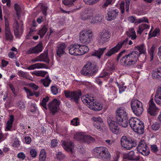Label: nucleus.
<instances>
[{"instance_id":"obj_1","label":"nucleus","mask_w":161,"mask_h":161,"mask_svg":"<svg viewBox=\"0 0 161 161\" xmlns=\"http://www.w3.org/2000/svg\"><path fill=\"white\" fill-rule=\"evenodd\" d=\"M136 49L139 51H134L123 57L121 60V63L125 66H130L135 64L137 62L139 54H145L146 52V48L143 44L136 47Z\"/></svg>"},{"instance_id":"obj_2","label":"nucleus","mask_w":161,"mask_h":161,"mask_svg":"<svg viewBox=\"0 0 161 161\" xmlns=\"http://www.w3.org/2000/svg\"><path fill=\"white\" fill-rule=\"evenodd\" d=\"M81 18L83 20H88L92 24H97L102 22L103 17L100 14L97 13L92 9L88 10L85 13L82 12L80 14Z\"/></svg>"},{"instance_id":"obj_3","label":"nucleus","mask_w":161,"mask_h":161,"mask_svg":"<svg viewBox=\"0 0 161 161\" xmlns=\"http://www.w3.org/2000/svg\"><path fill=\"white\" fill-rule=\"evenodd\" d=\"M116 118L118 123L124 127H126L128 125V113L124 107L117 108L115 112Z\"/></svg>"},{"instance_id":"obj_4","label":"nucleus","mask_w":161,"mask_h":161,"mask_svg":"<svg viewBox=\"0 0 161 161\" xmlns=\"http://www.w3.org/2000/svg\"><path fill=\"white\" fill-rule=\"evenodd\" d=\"M82 101L86 104L87 107L90 109L94 110H100L103 108V104L99 102H94L93 97L88 95L82 96L81 97Z\"/></svg>"},{"instance_id":"obj_5","label":"nucleus","mask_w":161,"mask_h":161,"mask_svg":"<svg viewBox=\"0 0 161 161\" xmlns=\"http://www.w3.org/2000/svg\"><path fill=\"white\" fill-rule=\"evenodd\" d=\"M94 153L99 158L109 160L111 157L110 154L107 148L103 147H96L93 149Z\"/></svg>"},{"instance_id":"obj_6","label":"nucleus","mask_w":161,"mask_h":161,"mask_svg":"<svg viewBox=\"0 0 161 161\" xmlns=\"http://www.w3.org/2000/svg\"><path fill=\"white\" fill-rule=\"evenodd\" d=\"M130 104L134 113L137 116H140L143 111L142 102L136 99H134L131 100Z\"/></svg>"},{"instance_id":"obj_7","label":"nucleus","mask_w":161,"mask_h":161,"mask_svg":"<svg viewBox=\"0 0 161 161\" xmlns=\"http://www.w3.org/2000/svg\"><path fill=\"white\" fill-rule=\"evenodd\" d=\"M92 36V31L89 29H85L80 33V40L82 43L88 44L91 41Z\"/></svg>"},{"instance_id":"obj_8","label":"nucleus","mask_w":161,"mask_h":161,"mask_svg":"<svg viewBox=\"0 0 161 161\" xmlns=\"http://www.w3.org/2000/svg\"><path fill=\"white\" fill-rule=\"evenodd\" d=\"M128 43L129 45H131L133 44L131 40L128 41V40L127 39L120 41L118 43L116 46L108 50L105 55L108 57L111 56L112 54L117 52L121 47L123 45H125Z\"/></svg>"},{"instance_id":"obj_9","label":"nucleus","mask_w":161,"mask_h":161,"mask_svg":"<svg viewBox=\"0 0 161 161\" xmlns=\"http://www.w3.org/2000/svg\"><path fill=\"white\" fill-rule=\"evenodd\" d=\"M138 151L142 155L147 156L150 153V150L145 141L142 140L140 142L137 147Z\"/></svg>"},{"instance_id":"obj_10","label":"nucleus","mask_w":161,"mask_h":161,"mask_svg":"<svg viewBox=\"0 0 161 161\" xmlns=\"http://www.w3.org/2000/svg\"><path fill=\"white\" fill-rule=\"evenodd\" d=\"M96 67L95 65L94 66L93 65L88 63L83 67L81 73L84 75H89L95 72Z\"/></svg>"},{"instance_id":"obj_11","label":"nucleus","mask_w":161,"mask_h":161,"mask_svg":"<svg viewBox=\"0 0 161 161\" xmlns=\"http://www.w3.org/2000/svg\"><path fill=\"white\" fill-rule=\"evenodd\" d=\"M140 123L141 124V128L142 129L143 127V122L139 119L136 117H132L129 119V124L130 127L134 130H137L138 129L137 126H140Z\"/></svg>"},{"instance_id":"obj_12","label":"nucleus","mask_w":161,"mask_h":161,"mask_svg":"<svg viewBox=\"0 0 161 161\" xmlns=\"http://www.w3.org/2000/svg\"><path fill=\"white\" fill-rule=\"evenodd\" d=\"M149 107L147 110L148 113L151 115L155 116L158 113L159 109L157 107L152 99L149 102Z\"/></svg>"},{"instance_id":"obj_13","label":"nucleus","mask_w":161,"mask_h":161,"mask_svg":"<svg viewBox=\"0 0 161 161\" xmlns=\"http://www.w3.org/2000/svg\"><path fill=\"white\" fill-rule=\"evenodd\" d=\"M119 11L117 9L109 8L107 10L106 19L108 21H111L114 19L118 15Z\"/></svg>"},{"instance_id":"obj_14","label":"nucleus","mask_w":161,"mask_h":161,"mask_svg":"<svg viewBox=\"0 0 161 161\" xmlns=\"http://www.w3.org/2000/svg\"><path fill=\"white\" fill-rule=\"evenodd\" d=\"M60 102L59 100L54 99L48 104L49 110L53 113H54L58 111L59 109V106Z\"/></svg>"},{"instance_id":"obj_15","label":"nucleus","mask_w":161,"mask_h":161,"mask_svg":"<svg viewBox=\"0 0 161 161\" xmlns=\"http://www.w3.org/2000/svg\"><path fill=\"white\" fill-rule=\"evenodd\" d=\"M111 36V33L107 30H104L99 33V41L103 43L108 42Z\"/></svg>"},{"instance_id":"obj_16","label":"nucleus","mask_w":161,"mask_h":161,"mask_svg":"<svg viewBox=\"0 0 161 161\" xmlns=\"http://www.w3.org/2000/svg\"><path fill=\"white\" fill-rule=\"evenodd\" d=\"M107 123L110 130L112 131H116L119 129L117 123L118 122L115 121L114 118L108 117L107 118Z\"/></svg>"},{"instance_id":"obj_17","label":"nucleus","mask_w":161,"mask_h":161,"mask_svg":"<svg viewBox=\"0 0 161 161\" xmlns=\"http://www.w3.org/2000/svg\"><path fill=\"white\" fill-rule=\"evenodd\" d=\"M65 96L71 99L74 100L75 102H77L81 96V94L79 92H70L65 91Z\"/></svg>"},{"instance_id":"obj_18","label":"nucleus","mask_w":161,"mask_h":161,"mask_svg":"<svg viewBox=\"0 0 161 161\" xmlns=\"http://www.w3.org/2000/svg\"><path fill=\"white\" fill-rule=\"evenodd\" d=\"M106 66L108 68V69L110 70V72L108 73V72L103 71L101 74L99 76V77H108L109 75L112 73L111 71L115 70V66L113 64L111 65L109 62L107 63L106 64Z\"/></svg>"},{"instance_id":"obj_19","label":"nucleus","mask_w":161,"mask_h":161,"mask_svg":"<svg viewBox=\"0 0 161 161\" xmlns=\"http://www.w3.org/2000/svg\"><path fill=\"white\" fill-rule=\"evenodd\" d=\"M79 44H72L69 47V53L71 55L75 56L80 55Z\"/></svg>"},{"instance_id":"obj_20","label":"nucleus","mask_w":161,"mask_h":161,"mask_svg":"<svg viewBox=\"0 0 161 161\" xmlns=\"http://www.w3.org/2000/svg\"><path fill=\"white\" fill-rule=\"evenodd\" d=\"M124 158L134 160H138L140 159L138 153H135L133 151H130L128 153L124 154Z\"/></svg>"},{"instance_id":"obj_21","label":"nucleus","mask_w":161,"mask_h":161,"mask_svg":"<svg viewBox=\"0 0 161 161\" xmlns=\"http://www.w3.org/2000/svg\"><path fill=\"white\" fill-rule=\"evenodd\" d=\"M42 49V44L39 43L35 47L29 48L27 51L26 53L27 54L39 53L41 52Z\"/></svg>"},{"instance_id":"obj_22","label":"nucleus","mask_w":161,"mask_h":161,"mask_svg":"<svg viewBox=\"0 0 161 161\" xmlns=\"http://www.w3.org/2000/svg\"><path fill=\"white\" fill-rule=\"evenodd\" d=\"M120 142L122 147L129 150L132 148V145L130 142V140H127L125 136H123L122 137Z\"/></svg>"},{"instance_id":"obj_23","label":"nucleus","mask_w":161,"mask_h":161,"mask_svg":"<svg viewBox=\"0 0 161 161\" xmlns=\"http://www.w3.org/2000/svg\"><path fill=\"white\" fill-rule=\"evenodd\" d=\"M66 47V45L64 43H62L60 44L58 47L57 53L59 57L65 54V49Z\"/></svg>"},{"instance_id":"obj_24","label":"nucleus","mask_w":161,"mask_h":161,"mask_svg":"<svg viewBox=\"0 0 161 161\" xmlns=\"http://www.w3.org/2000/svg\"><path fill=\"white\" fill-rule=\"evenodd\" d=\"M154 100L156 103L161 106V88H158L155 96Z\"/></svg>"},{"instance_id":"obj_25","label":"nucleus","mask_w":161,"mask_h":161,"mask_svg":"<svg viewBox=\"0 0 161 161\" xmlns=\"http://www.w3.org/2000/svg\"><path fill=\"white\" fill-rule=\"evenodd\" d=\"M5 33L6 39L7 40H11L13 39L12 34L10 31L8 24H6L5 26Z\"/></svg>"},{"instance_id":"obj_26","label":"nucleus","mask_w":161,"mask_h":161,"mask_svg":"<svg viewBox=\"0 0 161 161\" xmlns=\"http://www.w3.org/2000/svg\"><path fill=\"white\" fill-rule=\"evenodd\" d=\"M64 148L67 151L73 152V143L71 142H64L62 143Z\"/></svg>"},{"instance_id":"obj_27","label":"nucleus","mask_w":161,"mask_h":161,"mask_svg":"<svg viewBox=\"0 0 161 161\" xmlns=\"http://www.w3.org/2000/svg\"><path fill=\"white\" fill-rule=\"evenodd\" d=\"M85 135L84 132H78L74 135V138L75 139L81 142H84Z\"/></svg>"},{"instance_id":"obj_28","label":"nucleus","mask_w":161,"mask_h":161,"mask_svg":"<svg viewBox=\"0 0 161 161\" xmlns=\"http://www.w3.org/2000/svg\"><path fill=\"white\" fill-rule=\"evenodd\" d=\"M93 120L95 122L94 124V125L95 128L98 130L100 129L102 130H104L103 128H101L100 125L97 123H102L103 122V120L100 117L94 118Z\"/></svg>"},{"instance_id":"obj_29","label":"nucleus","mask_w":161,"mask_h":161,"mask_svg":"<svg viewBox=\"0 0 161 161\" xmlns=\"http://www.w3.org/2000/svg\"><path fill=\"white\" fill-rule=\"evenodd\" d=\"M152 75L155 78L161 79V68L155 69L152 72Z\"/></svg>"},{"instance_id":"obj_30","label":"nucleus","mask_w":161,"mask_h":161,"mask_svg":"<svg viewBox=\"0 0 161 161\" xmlns=\"http://www.w3.org/2000/svg\"><path fill=\"white\" fill-rule=\"evenodd\" d=\"M79 45L80 55L85 54L88 51L89 49L87 46L81 45Z\"/></svg>"},{"instance_id":"obj_31","label":"nucleus","mask_w":161,"mask_h":161,"mask_svg":"<svg viewBox=\"0 0 161 161\" xmlns=\"http://www.w3.org/2000/svg\"><path fill=\"white\" fill-rule=\"evenodd\" d=\"M150 25L146 24H142L139 26L137 32L139 34H141L142 31L144 30H147L149 29Z\"/></svg>"},{"instance_id":"obj_32","label":"nucleus","mask_w":161,"mask_h":161,"mask_svg":"<svg viewBox=\"0 0 161 161\" xmlns=\"http://www.w3.org/2000/svg\"><path fill=\"white\" fill-rule=\"evenodd\" d=\"M106 47H104L99 49L97 51L93 52L92 55L97 57L98 58H100L101 56L103 54L104 51L106 49Z\"/></svg>"},{"instance_id":"obj_33","label":"nucleus","mask_w":161,"mask_h":161,"mask_svg":"<svg viewBox=\"0 0 161 161\" xmlns=\"http://www.w3.org/2000/svg\"><path fill=\"white\" fill-rule=\"evenodd\" d=\"M128 36L132 40L135 39L137 37L134 28H130L128 32Z\"/></svg>"},{"instance_id":"obj_34","label":"nucleus","mask_w":161,"mask_h":161,"mask_svg":"<svg viewBox=\"0 0 161 161\" xmlns=\"http://www.w3.org/2000/svg\"><path fill=\"white\" fill-rule=\"evenodd\" d=\"M14 121V116L11 115L9 116V118L7 122L6 128L7 130H10L12 127V124Z\"/></svg>"},{"instance_id":"obj_35","label":"nucleus","mask_w":161,"mask_h":161,"mask_svg":"<svg viewBox=\"0 0 161 161\" xmlns=\"http://www.w3.org/2000/svg\"><path fill=\"white\" fill-rule=\"evenodd\" d=\"M47 72L43 70H36L31 72V73L37 76L44 77Z\"/></svg>"},{"instance_id":"obj_36","label":"nucleus","mask_w":161,"mask_h":161,"mask_svg":"<svg viewBox=\"0 0 161 161\" xmlns=\"http://www.w3.org/2000/svg\"><path fill=\"white\" fill-rule=\"evenodd\" d=\"M159 30L158 28L155 29L153 31L151 29L149 34L150 37L158 36L159 35Z\"/></svg>"},{"instance_id":"obj_37","label":"nucleus","mask_w":161,"mask_h":161,"mask_svg":"<svg viewBox=\"0 0 161 161\" xmlns=\"http://www.w3.org/2000/svg\"><path fill=\"white\" fill-rule=\"evenodd\" d=\"M46 155L45 151L43 149L41 150L39 154V161H45Z\"/></svg>"},{"instance_id":"obj_38","label":"nucleus","mask_w":161,"mask_h":161,"mask_svg":"<svg viewBox=\"0 0 161 161\" xmlns=\"http://www.w3.org/2000/svg\"><path fill=\"white\" fill-rule=\"evenodd\" d=\"M95 140L94 138L89 135H85L84 142L88 143H90L94 142Z\"/></svg>"},{"instance_id":"obj_39","label":"nucleus","mask_w":161,"mask_h":161,"mask_svg":"<svg viewBox=\"0 0 161 161\" xmlns=\"http://www.w3.org/2000/svg\"><path fill=\"white\" fill-rule=\"evenodd\" d=\"M51 81V80L48 77H46L44 79H42L41 80V82L42 84L46 87H48Z\"/></svg>"},{"instance_id":"obj_40","label":"nucleus","mask_w":161,"mask_h":161,"mask_svg":"<svg viewBox=\"0 0 161 161\" xmlns=\"http://www.w3.org/2000/svg\"><path fill=\"white\" fill-rule=\"evenodd\" d=\"M117 91L114 87L112 88V90L110 91L109 92L108 95L110 96L111 99H114L116 97V94Z\"/></svg>"},{"instance_id":"obj_41","label":"nucleus","mask_w":161,"mask_h":161,"mask_svg":"<svg viewBox=\"0 0 161 161\" xmlns=\"http://www.w3.org/2000/svg\"><path fill=\"white\" fill-rule=\"evenodd\" d=\"M65 157V155L61 152H58L56 153V158L58 160H63Z\"/></svg>"},{"instance_id":"obj_42","label":"nucleus","mask_w":161,"mask_h":161,"mask_svg":"<svg viewBox=\"0 0 161 161\" xmlns=\"http://www.w3.org/2000/svg\"><path fill=\"white\" fill-rule=\"evenodd\" d=\"M115 83L119 88V92L120 93L123 92L126 88V86H124L123 84H119L118 82H115Z\"/></svg>"},{"instance_id":"obj_43","label":"nucleus","mask_w":161,"mask_h":161,"mask_svg":"<svg viewBox=\"0 0 161 161\" xmlns=\"http://www.w3.org/2000/svg\"><path fill=\"white\" fill-rule=\"evenodd\" d=\"M14 31L15 34L18 35L19 32L20 31H21V28H19V24L17 22H16L14 25Z\"/></svg>"},{"instance_id":"obj_44","label":"nucleus","mask_w":161,"mask_h":161,"mask_svg":"<svg viewBox=\"0 0 161 161\" xmlns=\"http://www.w3.org/2000/svg\"><path fill=\"white\" fill-rule=\"evenodd\" d=\"M41 55H42V57L41 58L42 60V61L45 62L46 63H49V59L47 53H42L41 54Z\"/></svg>"},{"instance_id":"obj_45","label":"nucleus","mask_w":161,"mask_h":161,"mask_svg":"<svg viewBox=\"0 0 161 161\" xmlns=\"http://www.w3.org/2000/svg\"><path fill=\"white\" fill-rule=\"evenodd\" d=\"M24 89L26 93L27 97L28 98H30V97L34 95V93L33 92L29 89L26 87H24Z\"/></svg>"},{"instance_id":"obj_46","label":"nucleus","mask_w":161,"mask_h":161,"mask_svg":"<svg viewBox=\"0 0 161 161\" xmlns=\"http://www.w3.org/2000/svg\"><path fill=\"white\" fill-rule=\"evenodd\" d=\"M115 0H103V6L106 7L108 5L112 4L114 3Z\"/></svg>"},{"instance_id":"obj_47","label":"nucleus","mask_w":161,"mask_h":161,"mask_svg":"<svg viewBox=\"0 0 161 161\" xmlns=\"http://www.w3.org/2000/svg\"><path fill=\"white\" fill-rule=\"evenodd\" d=\"M49 100V97H46L44 98L41 103L42 106L44 108L47 109V103L48 102Z\"/></svg>"},{"instance_id":"obj_48","label":"nucleus","mask_w":161,"mask_h":161,"mask_svg":"<svg viewBox=\"0 0 161 161\" xmlns=\"http://www.w3.org/2000/svg\"><path fill=\"white\" fill-rule=\"evenodd\" d=\"M47 29L46 26H43L39 31V34L42 37L46 33Z\"/></svg>"},{"instance_id":"obj_49","label":"nucleus","mask_w":161,"mask_h":161,"mask_svg":"<svg viewBox=\"0 0 161 161\" xmlns=\"http://www.w3.org/2000/svg\"><path fill=\"white\" fill-rule=\"evenodd\" d=\"M60 9L61 12H62V13L67 14H69L70 13L75 12L79 9L77 8L71 9L69 11H65V10H63V9L61 8H60Z\"/></svg>"},{"instance_id":"obj_50","label":"nucleus","mask_w":161,"mask_h":161,"mask_svg":"<svg viewBox=\"0 0 161 161\" xmlns=\"http://www.w3.org/2000/svg\"><path fill=\"white\" fill-rule=\"evenodd\" d=\"M80 123L79 120L77 118L73 119L71 121V124L74 126H78L79 125Z\"/></svg>"},{"instance_id":"obj_51","label":"nucleus","mask_w":161,"mask_h":161,"mask_svg":"<svg viewBox=\"0 0 161 161\" xmlns=\"http://www.w3.org/2000/svg\"><path fill=\"white\" fill-rule=\"evenodd\" d=\"M35 68L36 69H43L45 68V65L43 64L37 63L34 64Z\"/></svg>"},{"instance_id":"obj_52","label":"nucleus","mask_w":161,"mask_h":161,"mask_svg":"<svg viewBox=\"0 0 161 161\" xmlns=\"http://www.w3.org/2000/svg\"><path fill=\"white\" fill-rule=\"evenodd\" d=\"M137 23H140L142 22H149L147 18L146 17H143L142 18L138 19H137Z\"/></svg>"},{"instance_id":"obj_53","label":"nucleus","mask_w":161,"mask_h":161,"mask_svg":"<svg viewBox=\"0 0 161 161\" xmlns=\"http://www.w3.org/2000/svg\"><path fill=\"white\" fill-rule=\"evenodd\" d=\"M137 19L135 17L131 16L128 18V21L132 23H134L135 24L137 23Z\"/></svg>"},{"instance_id":"obj_54","label":"nucleus","mask_w":161,"mask_h":161,"mask_svg":"<svg viewBox=\"0 0 161 161\" xmlns=\"http://www.w3.org/2000/svg\"><path fill=\"white\" fill-rule=\"evenodd\" d=\"M20 145V142L18 139L16 138L14 141V142L12 144V146L14 147H19Z\"/></svg>"},{"instance_id":"obj_55","label":"nucleus","mask_w":161,"mask_h":161,"mask_svg":"<svg viewBox=\"0 0 161 161\" xmlns=\"http://www.w3.org/2000/svg\"><path fill=\"white\" fill-rule=\"evenodd\" d=\"M38 7H41V9L42 11V13L43 14L46 15V11L47 10V7L43 6L42 4H40L38 6Z\"/></svg>"},{"instance_id":"obj_56","label":"nucleus","mask_w":161,"mask_h":161,"mask_svg":"<svg viewBox=\"0 0 161 161\" xmlns=\"http://www.w3.org/2000/svg\"><path fill=\"white\" fill-rule=\"evenodd\" d=\"M28 85L34 90H37L38 88V86L34 83L29 84Z\"/></svg>"},{"instance_id":"obj_57","label":"nucleus","mask_w":161,"mask_h":161,"mask_svg":"<svg viewBox=\"0 0 161 161\" xmlns=\"http://www.w3.org/2000/svg\"><path fill=\"white\" fill-rule=\"evenodd\" d=\"M151 151L154 152L156 153L158 151V149L156 145L154 144L151 146Z\"/></svg>"},{"instance_id":"obj_58","label":"nucleus","mask_w":161,"mask_h":161,"mask_svg":"<svg viewBox=\"0 0 161 161\" xmlns=\"http://www.w3.org/2000/svg\"><path fill=\"white\" fill-rule=\"evenodd\" d=\"M51 90L52 93L54 95L56 94L58 92V89L56 86H52L51 87Z\"/></svg>"},{"instance_id":"obj_59","label":"nucleus","mask_w":161,"mask_h":161,"mask_svg":"<svg viewBox=\"0 0 161 161\" xmlns=\"http://www.w3.org/2000/svg\"><path fill=\"white\" fill-rule=\"evenodd\" d=\"M14 8L17 12V14L18 17H19V11H20V8L19 5L17 4H15L14 5Z\"/></svg>"},{"instance_id":"obj_60","label":"nucleus","mask_w":161,"mask_h":161,"mask_svg":"<svg viewBox=\"0 0 161 161\" xmlns=\"http://www.w3.org/2000/svg\"><path fill=\"white\" fill-rule=\"evenodd\" d=\"M17 157L22 160H24L25 159V156L23 153L20 152L17 154Z\"/></svg>"},{"instance_id":"obj_61","label":"nucleus","mask_w":161,"mask_h":161,"mask_svg":"<svg viewBox=\"0 0 161 161\" xmlns=\"http://www.w3.org/2000/svg\"><path fill=\"white\" fill-rule=\"evenodd\" d=\"M30 153L31 156L33 158L36 157L37 155L36 151L34 149H31L30 150Z\"/></svg>"},{"instance_id":"obj_62","label":"nucleus","mask_w":161,"mask_h":161,"mask_svg":"<svg viewBox=\"0 0 161 161\" xmlns=\"http://www.w3.org/2000/svg\"><path fill=\"white\" fill-rule=\"evenodd\" d=\"M159 125L158 124H154L152 126V128L153 130H157L159 129Z\"/></svg>"},{"instance_id":"obj_63","label":"nucleus","mask_w":161,"mask_h":161,"mask_svg":"<svg viewBox=\"0 0 161 161\" xmlns=\"http://www.w3.org/2000/svg\"><path fill=\"white\" fill-rule=\"evenodd\" d=\"M62 2L65 5H73L70 0H63Z\"/></svg>"},{"instance_id":"obj_64","label":"nucleus","mask_w":161,"mask_h":161,"mask_svg":"<svg viewBox=\"0 0 161 161\" xmlns=\"http://www.w3.org/2000/svg\"><path fill=\"white\" fill-rule=\"evenodd\" d=\"M86 4L91 5L95 4V2L93 0H84Z\"/></svg>"}]
</instances>
